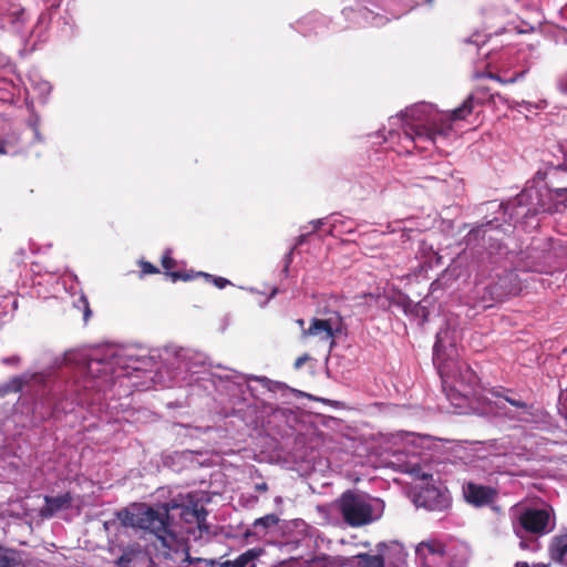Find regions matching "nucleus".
<instances>
[{
  "mask_svg": "<svg viewBox=\"0 0 567 567\" xmlns=\"http://www.w3.org/2000/svg\"><path fill=\"white\" fill-rule=\"evenodd\" d=\"M474 97L468 95L464 102L450 113L432 112L427 105H415L406 109L403 116L404 138L414 143L415 147L426 150L434 144L437 136H447L453 130V122L465 120L473 113Z\"/></svg>",
  "mask_w": 567,
  "mask_h": 567,
  "instance_id": "2",
  "label": "nucleus"
},
{
  "mask_svg": "<svg viewBox=\"0 0 567 567\" xmlns=\"http://www.w3.org/2000/svg\"><path fill=\"white\" fill-rule=\"evenodd\" d=\"M548 192L553 193L557 199H561L563 202L567 203V188H554L549 189Z\"/></svg>",
  "mask_w": 567,
  "mask_h": 567,
  "instance_id": "29",
  "label": "nucleus"
},
{
  "mask_svg": "<svg viewBox=\"0 0 567 567\" xmlns=\"http://www.w3.org/2000/svg\"><path fill=\"white\" fill-rule=\"evenodd\" d=\"M415 504L430 511H443L450 506L449 497L437 488L430 487L421 491L415 497Z\"/></svg>",
  "mask_w": 567,
  "mask_h": 567,
  "instance_id": "9",
  "label": "nucleus"
},
{
  "mask_svg": "<svg viewBox=\"0 0 567 567\" xmlns=\"http://www.w3.org/2000/svg\"><path fill=\"white\" fill-rule=\"evenodd\" d=\"M515 567H529V565L525 561H518L515 564Z\"/></svg>",
  "mask_w": 567,
  "mask_h": 567,
  "instance_id": "34",
  "label": "nucleus"
},
{
  "mask_svg": "<svg viewBox=\"0 0 567 567\" xmlns=\"http://www.w3.org/2000/svg\"><path fill=\"white\" fill-rule=\"evenodd\" d=\"M550 557L556 561H563L567 554V533L555 536L549 547Z\"/></svg>",
  "mask_w": 567,
  "mask_h": 567,
  "instance_id": "17",
  "label": "nucleus"
},
{
  "mask_svg": "<svg viewBox=\"0 0 567 567\" xmlns=\"http://www.w3.org/2000/svg\"><path fill=\"white\" fill-rule=\"evenodd\" d=\"M297 323H298V326H299V327H301L302 329H305V328H303V326H305V320H303V319H298V320H297Z\"/></svg>",
  "mask_w": 567,
  "mask_h": 567,
  "instance_id": "35",
  "label": "nucleus"
},
{
  "mask_svg": "<svg viewBox=\"0 0 567 567\" xmlns=\"http://www.w3.org/2000/svg\"><path fill=\"white\" fill-rule=\"evenodd\" d=\"M359 567H384V558L382 555H370L361 553L355 556Z\"/></svg>",
  "mask_w": 567,
  "mask_h": 567,
  "instance_id": "20",
  "label": "nucleus"
},
{
  "mask_svg": "<svg viewBox=\"0 0 567 567\" xmlns=\"http://www.w3.org/2000/svg\"><path fill=\"white\" fill-rule=\"evenodd\" d=\"M342 319L339 316L327 319L312 318L307 329H302L300 340L315 339L317 344L328 346L329 351L336 346V338L341 333Z\"/></svg>",
  "mask_w": 567,
  "mask_h": 567,
  "instance_id": "5",
  "label": "nucleus"
},
{
  "mask_svg": "<svg viewBox=\"0 0 567 567\" xmlns=\"http://www.w3.org/2000/svg\"><path fill=\"white\" fill-rule=\"evenodd\" d=\"M305 239V235H300L299 239H298V244H301Z\"/></svg>",
  "mask_w": 567,
  "mask_h": 567,
  "instance_id": "37",
  "label": "nucleus"
},
{
  "mask_svg": "<svg viewBox=\"0 0 567 567\" xmlns=\"http://www.w3.org/2000/svg\"><path fill=\"white\" fill-rule=\"evenodd\" d=\"M343 12L348 14L349 12H354V10L352 8H347L343 10Z\"/></svg>",
  "mask_w": 567,
  "mask_h": 567,
  "instance_id": "36",
  "label": "nucleus"
},
{
  "mask_svg": "<svg viewBox=\"0 0 567 567\" xmlns=\"http://www.w3.org/2000/svg\"><path fill=\"white\" fill-rule=\"evenodd\" d=\"M78 307L83 309V320L86 323L92 316V310L90 308V303L86 296L82 295L78 299Z\"/></svg>",
  "mask_w": 567,
  "mask_h": 567,
  "instance_id": "26",
  "label": "nucleus"
},
{
  "mask_svg": "<svg viewBox=\"0 0 567 567\" xmlns=\"http://www.w3.org/2000/svg\"><path fill=\"white\" fill-rule=\"evenodd\" d=\"M550 514L545 508H525L518 516L519 527L533 535L547 534Z\"/></svg>",
  "mask_w": 567,
  "mask_h": 567,
  "instance_id": "6",
  "label": "nucleus"
},
{
  "mask_svg": "<svg viewBox=\"0 0 567 567\" xmlns=\"http://www.w3.org/2000/svg\"><path fill=\"white\" fill-rule=\"evenodd\" d=\"M138 266H140V269H141V277H144L146 275H157V274H159V269L155 265L150 262V261L140 260L138 261Z\"/></svg>",
  "mask_w": 567,
  "mask_h": 567,
  "instance_id": "25",
  "label": "nucleus"
},
{
  "mask_svg": "<svg viewBox=\"0 0 567 567\" xmlns=\"http://www.w3.org/2000/svg\"><path fill=\"white\" fill-rule=\"evenodd\" d=\"M308 359H309V357L307 354L297 358L295 361V368H297V369L301 368Z\"/></svg>",
  "mask_w": 567,
  "mask_h": 567,
  "instance_id": "30",
  "label": "nucleus"
},
{
  "mask_svg": "<svg viewBox=\"0 0 567 567\" xmlns=\"http://www.w3.org/2000/svg\"><path fill=\"white\" fill-rule=\"evenodd\" d=\"M491 394L495 398L504 399L511 405H513L522 411L517 414H507V416L511 420H516V421L525 422V423H530L534 421L536 414L534 413L533 404H528L524 401L513 399L508 395H504L499 389H495V388L491 390Z\"/></svg>",
  "mask_w": 567,
  "mask_h": 567,
  "instance_id": "11",
  "label": "nucleus"
},
{
  "mask_svg": "<svg viewBox=\"0 0 567 567\" xmlns=\"http://www.w3.org/2000/svg\"><path fill=\"white\" fill-rule=\"evenodd\" d=\"M19 558L17 553L0 546V567H17Z\"/></svg>",
  "mask_w": 567,
  "mask_h": 567,
  "instance_id": "22",
  "label": "nucleus"
},
{
  "mask_svg": "<svg viewBox=\"0 0 567 567\" xmlns=\"http://www.w3.org/2000/svg\"><path fill=\"white\" fill-rule=\"evenodd\" d=\"M357 12L365 21H370V19H371V24L374 27L383 25L389 21V19L386 17L378 14V13H373L367 7H360L357 10Z\"/></svg>",
  "mask_w": 567,
  "mask_h": 567,
  "instance_id": "21",
  "label": "nucleus"
},
{
  "mask_svg": "<svg viewBox=\"0 0 567 567\" xmlns=\"http://www.w3.org/2000/svg\"><path fill=\"white\" fill-rule=\"evenodd\" d=\"M515 281L516 275L513 272L499 277L497 281L489 286V292L493 296V299L502 301L508 296L516 295L518 291V286Z\"/></svg>",
  "mask_w": 567,
  "mask_h": 567,
  "instance_id": "12",
  "label": "nucleus"
},
{
  "mask_svg": "<svg viewBox=\"0 0 567 567\" xmlns=\"http://www.w3.org/2000/svg\"><path fill=\"white\" fill-rule=\"evenodd\" d=\"M169 502H175L177 504V508L175 511H179L182 520L185 523L196 522L199 529H207L205 522L208 512L204 506L198 505V502L195 501L192 495H187L186 497L178 496L172 498Z\"/></svg>",
  "mask_w": 567,
  "mask_h": 567,
  "instance_id": "7",
  "label": "nucleus"
},
{
  "mask_svg": "<svg viewBox=\"0 0 567 567\" xmlns=\"http://www.w3.org/2000/svg\"><path fill=\"white\" fill-rule=\"evenodd\" d=\"M522 75H523V73L517 74V75H515V76H512V78H509V79H503V78H502L501 75H498V74L489 73V74H488V78H489V79H492V80H494V81H497V82H498V83H501V84H512V83L516 82V81H517V79H518L519 76H522Z\"/></svg>",
  "mask_w": 567,
  "mask_h": 567,
  "instance_id": "28",
  "label": "nucleus"
},
{
  "mask_svg": "<svg viewBox=\"0 0 567 567\" xmlns=\"http://www.w3.org/2000/svg\"><path fill=\"white\" fill-rule=\"evenodd\" d=\"M289 268V261L286 264L285 271H287Z\"/></svg>",
  "mask_w": 567,
  "mask_h": 567,
  "instance_id": "38",
  "label": "nucleus"
},
{
  "mask_svg": "<svg viewBox=\"0 0 567 567\" xmlns=\"http://www.w3.org/2000/svg\"><path fill=\"white\" fill-rule=\"evenodd\" d=\"M177 508L175 502H166L156 506L146 503H133L115 513L116 518L125 528L141 529L153 535L165 554L178 553L184 549L185 543L173 528L171 512Z\"/></svg>",
  "mask_w": 567,
  "mask_h": 567,
  "instance_id": "1",
  "label": "nucleus"
},
{
  "mask_svg": "<svg viewBox=\"0 0 567 567\" xmlns=\"http://www.w3.org/2000/svg\"><path fill=\"white\" fill-rule=\"evenodd\" d=\"M73 497L70 492L58 496H44V505L40 508L39 515L41 518H51L59 511L69 508L72 504Z\"/></svg>",
  "mask_w": 567,
  "mask_h": 567,
  "instance_id": "13",
  "label": "nucleus"
},
{
  "mask_svg": "<svg viewBox=\"0 0 567 567\" xmlns=\"http://www.w3.org/2000/svg\"><path fill=\"white\" fill-rule=\"evenodd\" d=\"M259 554L260 550L251 548L239 555L234 560H225L220 563L219 567H248L249 564H251L250 567H255L252 561L259 556Z\"/></svg>",
  "mask_w": 567,
  "mask_h": 567,
  "instance_id": "16",
  "label": "nucleus"
},
{
  "mask_svg": "<svg viewBox=\"0 0 567 567\" xmlns=\"http://www.w3.org/2000/svg\"><path fill=\"white\" fill-rule=\"evenodd\" d=\"M255 491L258 492V493H264V492H267L268 491V485L267 483L262 482V483H257L255 485Z\"/></svg>",
  "mask_w": 567,
  "mask_h": 567,
  "instance_id": "31",
  "label": "nucleus"
},
{
  "mask_svg": "<svg viewBox=\"0 0 567 567\" xmlns=\"http://www.w3.org/2000/svg\"><path fill=\"white\" fill-rule=\"evenodd\" d=\"M443 348V333L439 332L433 348V361L442 378L443 388L446 389V385H449L451 380L463 388V390L473 392V386L477 383L476 373L466 363L458 364L457 372H453L451 364L444 361L442 353Z\"/></svg>",
  "mask_w": 567,
  "mask_h": 567,
  "instance_id": "3",
  "label": "nucleus"
},
{
  "mask_svg": "<svg viewBox=\"0 0 567 567\" xmlns=\"http://www.w3.org/2000/svg\"><path fill=\"white\" fill-rule=\"evenodd\" d=\"M140 545L128 546L124 549L123 554L114 561L117 567H131L132 561L136 556L141 555Z\"/></svg>",
  "mask_w": 567,
  "mask_h": 567,
  "instance_id": "19",
  "label": "nucleus"
},
{
  "mask_svg": "<svg viewBox=\"0 0 567 567\" xmlns=\"http://www.w3.org/2000/svg\"><path fill=\"white\" fill-rule=\"evenodd\" d=\"M198 272V277H204L206 281L213 282L218 289H224L225 287L229 286L231 282L224 278V277H215L213 275L206 274V272Z\"/></svg>",
  "mask_w": 567,
  "mask_h": 567,
  "instance_id": "24",
  "label": "nucleus"
},
{
  "mask_svg": "<svg viewBox=\"0 0 567 567\" xmlns=\"http://www.w3.org/2000/svg\"><path fill=\"white\" fill-rule=\"evenodd\" d=\"M19 361H20V358L17 355L3 359V363H6V364H18Z\"/></svg>",
  "mask_w": 567,
  "mask_h": 567,
  "instance_id": "32",
  "label": "nucleus"
},
{
  "mask_svg": "<svg viewBox=\"0 0 567 567\" xmlns=\"http://www.w3.org/2000/svg\"><path fill=\"white\" fill-rule=\"evenodd\" d=\"M536 198V202H530L532 208L529 210H533L535 214L540 212H550L551 207L549 204H547L543 199V194L539 189L530 187L528 189H525L522 194H519L518 199L520 203L530 199L533 200Z\"/></svg>",
  "mask_w": 567,
  "mask_h": 567,
  "instance_id": "15",
  "label": "nucleus"
},
{
  "mask_svg": "<svg viewBox=\"0 0 567 567\" xmlns=\"http://www.w3.org/2000/svg\"><path fill=\"white\" fill-rule=\"evenodd\" d=\"M279 523V517L276 514H267L262 517L255 519L254 527L257 528L261 526L264 529H268L272 526H276Z\"/></svg>",
  "mask_w": 567,
  "mask_h": 567,
  "instance_id": "23",
  "label": "nucleus"
},
{
  "mask_svg": "<svg viewBox=\"0 0 567 567\" xmlns=\"http://www.w3.org/2000/svg\"><path fill=\"white\" fill-rule=\"evenodd\" d=\"M313 224V229L317 230L319 229V227L323 224L321 219H317L315 221H312Z\"/></svg>",
  "mask_w": 567,
  "mask_h": 567,
  "instance_id": "33",
  "label": "nucleus"
},
{
  "mask_svg": "<svg viewBox=\"0 0 567 567\" xmlns=\"http://www.w3.org/2000/svg\"><path fill=\"white\" fill-rule=\"evenodd\" d=\"M446 391V398L450 400L452 405L456 408L463 406L468 396L472 394L468 390H463V388L460 386V389H456L455 384H450L449 389H444Z\"/></svg>",
  "mask_w": 567,
  "mask_h": 567,
  "instance_id": "18",
  "label": "nucleus"
},
{
  "mask_svg": "<svg viewBox=\"0 0 567 567\" xmlns=\"http://www.w3.org/2000/svg\"><path fill=\"white\" fill-rule=\"evenodd\" d=\"M173 250L165 249L161 258V265L165 270V275L169 277L173 282L176 281H190L198 278V272L194 270H173L177 266V261L172 257Z\"/></svg>",
  "mask_w": 567,
  "mask_h": 567,
  "instance_id": "10",
  "label": "nucleus"
},
{
  "mask_svg": "<svg viewBox=\"0 0 567 567\" xmlns=\"http://www.w3.org/2000/svg\"><path fill=\"white\" fill-rule=\"evenodd\" d=\"M18 151L11 142L0 138V155H16Z\"/></svg>",
  "mask_w": 567,
  "mask_h": 567,
  "instance_id": "27",
  "label": "nucleus"
},
{
  "mask_svg": "<svg viewBox=\"0 0 567 567\" xmlns=\"http://www.w3.org/2000/svg\"><path fill=\"white\" fill-rule=\"evenodd\" d=\"M340 512L343 520L352 527L367 525L373 519L372 505L363 495L352 491H347L342 494Z\"/></svg>",
  "mask_w": 567,
  "mask_h": 567,
  "instance_id": "4",
  "label": "nucleus"
},
{
  "mask_svg": "<svg viewBox=\"0 0 567 567\" xmlns=\"http://www.w3.org/2000/svg\"><path fill=\"white\" fill-rule=\"evenodd\" d=\"M416 556L425 563L436 565L445 556V546L441 542H423L416 547Z\"/></svg>",
  "mask_w": 567,
  "mask_h": 567,
  "instance_id": "14",
  "label": "nucleus"
},
{
  "mask_svg": "<svg viewBox=\"0 0 567 567\" xmlns=\"http://www.w3.org/2000/svg\"><path fill=\"white\" fill-rule=\"evenodd\" d=\"M463 493L465 501L475 507L489 505L496 497V491L493 487L472 482L463 487Z\"/></svg>",
  "mask_w": 567,
  "mask_h": 567,
  "instance_id": "8",
  "label": "nucleus"
}]
</instances>
